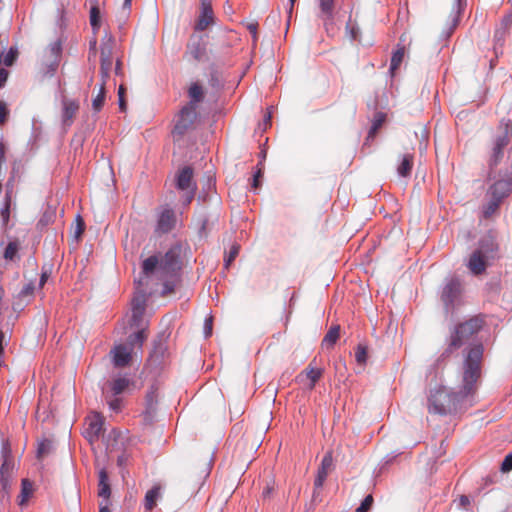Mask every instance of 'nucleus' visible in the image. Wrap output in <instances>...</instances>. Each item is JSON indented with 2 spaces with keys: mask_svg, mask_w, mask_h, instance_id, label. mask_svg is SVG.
Segmentation results:
<instances>
[{
  "mask_svg": "<svg viewBox=\"0 0 512 512\" xmlns=\"http://www.w3.org/2000/svg\"><path fill=\"white\" fill-rule=\"evenodd\" d=\"M373 503V497L372 495H368L364 498L361 505L356 509V512H367Z\"/></svg>",
  "mask_w": 512,
  "mask_h": 512,
  "instance_id": "41",
  "label": "nucleus"
},
{
  "mask_svg": "<svg viewBox=\"0 0 512 512\" xmlns=\"http://www.w3.org/2000/svg\"><path fill=\"white\" fill-rule=\"evenodd\" d=\"M157 399H158L157 387L152 385L145 396L147 411L154 410L155 405L157 403Z\"/></svg>",
  "mask_w": 512,
  "mask_h": 512,
  "instance_id": "31",
  "label": "nucleus"
},
{
  "mask_svg": "<svg viewBox=\"0 0 512 512\" xmlns=\"http://www.w3.org/2000/svg\"><path fill=\"white\" fill-rule=\"evenodd\" d=\"M263 169L261 167L258 168L257 172L253 176L252 188L257 189L260 186V178L262 177Z\"/></svg>",
  "mask_w": 512,
  "mask_h": 512,
  "instance_id": "48",
  "label": "nucleus"
},
{
  "mask_svg": "<svg viewBox=\"0 0 512 512\" xmlns=\"http://www.w3.org/2000/svg\"><path fill=\"white\" fill-rule=\"evenodd\" d=\"M34 493L33 483L29 479H22L21 481V491L18 496V505L25 506L27 505L29 499L32 497Z\"/></svg>",
  "mask_w": 512,
  "mask_h": 512,
  "instance_id": "22",
  "label": "nucleus"
},
{
  "mask_svg": "<svg viewBox=\"0 0 512 512\" xmlns=\"http://www.w3.org/2000/svg\"><path fill=\"white\" fill-rule=\"evenodd\" d=\"M124 92H125V89H124L123 85H120L119 89H118V97H119V107H120L121 111H125V109H126V103L124 100Z\"/></svg>",
  "mask_w": 512,
  "mask_h": 512,
  "instance_id": "47",
  "label": "nucleus"
},
{
  "mask_svg": "<svg viewBox=\"0 0 512 512\" xmlns=\"http://www.w3.org/2000/svg\"><path fill=\"white\" fill-rule=\"evenodd\" d=\"M115 73L119 75L121 73V62L120 60H117L115 63Z\"/></svg>",
  "mask_w": 512,
  "mask_h": 512,
  "instance_id": "61",
  "label": "nucleus"
},
{
  "mask_svg": "<svg viewBox=\"0 0 512 512\" xmlns=\"http://www.w3.org/2000/svg\"><path fill=\"white\" fill-rule=\"evenodd\" d=\"M132 384V381L130 378L126 376H117L114 377L111 382L109 383V391H107L111 396H118L125 392L130 385Z\"/></svg>",
  "mask_w": 512,
  "mask_h": 512,
  "instance_id": "18",
  "label": "nucleus"
},
{
  "mask_svg": "<svg viewBox=\"0 0 512 512\" xmlns=\"http://www.w3.org/2000/svg\"><path fill=\"white\" fill-rule=\"evenodd\" d=\"M339 335H340V327L339 326L331 327L329 329V331L326 333V335L322 341V347H326V348L332 347L338 340Z\"/></svg>",
  "mask_w": 512,
  "mask_h": 512,
  "instance_id": "28",
  "label": "nucleus"
},
{
  "mask_svg": "<svg viewBox=\"0 0 512 512\" xmlns=\"http://www.w3.org/2000/svg\"><path fill=\"white\" fill-rule=\"evenodd\" d=\"M161 498V486L159 484L154 485L150 490L146 492L144 506L147 511H151L157 503V500Z\"/></svg>",
  "mask_w": 512,
  "mask_h": 512,
  "instance_id": "24",
  "label": "nucleus"
},
{
  "mask_svg": "<svg viewBox=\"0 0 512 512\" xmlns=\"http://www.w3.org/2000/svg\"><path fill=\"white\" fill-rule=\"evenodd\" d=\"M10 207L11 205L4 204L3 208L1 209V217L5 224L9 221Z\"/></svg>",
  "mask_w": 512,
  "mask_h": 512,
  "instance_id": "50",
  "label": "nucleus"
},
{
  "mask_svg": "<svg viewBox=\"0 0 512 512\" xmlns=\"http://www.w3.org/2000/svg\"><path fill=\"white\" fill-rule=\"evenodd\" d=\"M506 186V181H498L496 182L489 190L491 194V200L484 207L483 213L486 218L490 217L497 209L504 198V194L497 196L498 189L504 188Z\"/></svg>",
  "mask_w": 512,
  "mask_h": 512,
  "instance_id": "16",
  "label": "nucleus"
},
{
  "mask_svg": "<svg viewBox=\"0 0 512 512\" xmlns=\"http://www.w3.org/2000/svg\"><path fill=\"white\" fill-rule=\"evenodd\" d=\"M179 245L172 246L163 256H160L161 278L174 275L179 270Z\"/></svg>",
  "mask_w": 512,
  "mask_h": 512,
  "instance_id": "8",
  "label": "nucleus"
},
{
  "mask_svg": "<svg viewBox=\"0 0 512 512\" xmlns=\"http://www.w3.org/2000/svg\"><path fill=\"white\" fill-rule=\"evenodd\" d=\"M470 505V499L468 496L462 495L459 498V506L462 508H467Z\"/></svg>",
  "mask_w": 512,
  "mask_h": 512,
  "instance_id": "57",
  "label": "nucleus"
},
{
  "mask_svg": "<svg viewBox=\"0 0 512 512\" xmlns=\"http://www.w3.org/2000/svg\"><path fill=\"white\" fill-rule=\"evenodd\" d=\"M502 157H503V149L493 145L492 154L490 156V165L491 166L497 165L499 163V161L502 159Z\"/></svg>",
  "mask_w": 512,
  "mask_h": 512,
  "instance_id": "38",
  "label": "nucleus"
},
{
  "mask_svg": "<svg viewBox=\"0 0 512 512\" xmlns=\"http://www.w3.org/2000/svg\"><path fill=\"white\" fill-rule=\"evenodd\" d=\"M346 29L349 31L351 39L356 40L358 37V28H356L354 25L348 23L346 26Z\"/></svg>",
  "mask_w": 512,
  "mask_h": 512,
  "instance_id": "55",
  "label": "nucleus"
},
{
  "mask_svg": "<svg viewBox=\"0 0 512 512\" xmlns=\"http://www.w3.org/2000/svg\"><path fill=\"white\" fill-rule=\"evenodd\" d=\"M466 0H455L453 11L456 13V17L454 18V22H457V17L461 13L463 6L465 5Z\"/></svg>",
  "mask_w": 512,
  "mask_h": 512,
  "instance_id": "46",
  "label": "nucleus"
},
{
  "mask_svg": "<svg viewBox=\"0 0 512 512\" xmlns=\"http://www.w3.org/2000/svg\"><path fill=\"white\" fill-rule=\"evenodd\" d=\"M512 470V453L508 454L502 464H501V471L502 472H509Z\"/></svg>",
  "mask_w": 512,
  "mask_h": 512,
  "instance_id": "44",
  "label": "nucleus"
},
{
  "mask_svg": "<svg viewBox=\"0 0 512 512\" xmlns=\"http://www.w3.org/2000/svg\"><path fill=\"white\" fill-rule=\"evenodd\" d=\"M8 113L7 104L4 101H0V125L5 123Z\"/></svg>",
  "mask_w": 512,
  "mask_h": 512,
  "instance_id": "45",
  "label": "nucleus"
},
{
  "mask_svg": "<svg viewBox=\"0 0 512 512\" xmlns=\"http://www.w3.org/2000/svg\"><path fill=\"white\" fill-rule=\"evenodd\" d=\"M50 442L45 440L43 442H41L38 446V449H37V456L38 458H42L44 457L45 455H47L50 451Z\"/></svg>",
  "mask_w": 512,
  "mask_h": 512,
  "instance_id": "42",
  "label": "nucleus"
},
{
  "mask_svg": "<svg viewBox=\"0 0 512 512\" xmlns=\"http://www.w3.org/2000/svg\"><path fill=\"white\" fill-rule=\"evenodd\" d=\"M132 0H124L123 7L129 9L131 7Z\"/></svg>",
  "mask_w": 512,
  "mask_h": 512,
  "instance_id": "64",
  "label": "nucleus"
},
{
  "mask_svg": "<svg viewBox=\"0 0 512 512\" xmlns=\"http://www.w3.org/2000/svg\"><path fill=\"white\" fill-rule=\"evenodd\" d=\"M189 97L191 99L189 104L196 106V103L201 102L204 98L203 88L198 83L192 84L189 88Z\"/></svg>",
  "mask_w": 512,
  "mask_h": 512,
  "instance_id": "30",
  "label": "nucleus"
},
{
  "mask_svg": "<svg viewBox=\"0 0 512 512\" xmlns=\"http://www.w3.org/2000/svg\"><path fill=\"white\" fill-rule=\"evenodd\" d=\"M98 477V496L103 498L105 502H108L111 495V489L107 471L105 469H101L98 473Z\"/></svg>",
  "mask_w": 512,
  "mask_h": 512,
  "instance_id": "20",
  "label": "nucleus"
},
{
  "mask_svg": "<svg viewBox=\"0 0 512 512\" xmlns=\"http://www.w3.org/2000/svg\"><path fill=\"white\" fill-rule=\"evenodd\" d=\"M84 231V223L82 218L78 215L77 216V228L75 231L76 238L80 237Z\"/></svg>",
  "mask_w": 512,
  "mask_h": 512,
  "instance_id": "52",
  "label": "nucleus"
},
{
  "mask_svg": "<svg viewBox=\"0 0 512 512\" xmlns=\"http://www.w3.org/2000/svg\"><path fill=\"white\" fill-rule=\"evenodd\" d=\"M105 85L106 82L102 81L99 93L92 101V107L94 111L98 112L102 109L105 101Z\"/></svg>",
  "mask_w": 512,
  "mask_h": 512,
  "instance_id": "32",
  "label": "nucleus"
},
{
  "mask_svg": "<svg viewBox=\"0 0 512 512\" xmlns=\"http://www.w3.org/2000/svg\"><path fill=\"white\" fill-rule=\"evenodd\" d=\"M197 118L196 106L188 104L182 108L178 120L174 127V133L179 135L184 134L189 128L192 127Z\"/></svg>",
  "mask_w": 512,
  "mask_h": 512,
  "instance_id": "10",
  "label": "nucleus"
},
{
  "mask_svg": "<svg viewBox=\"0 0 512 512\" xmlns=\"http://www.w3.org/2000/svg\"><path fill=\"white\" fill-rule=\"evenodd\" d=\"M90 24L93 30L100 28V10L96 5H93L90 10Z\"/></svg>",
  "mask_w": 512,
  "mask_h": 512,
  "instance_id": "35",
  "label": "nucleus"
},
{
  "mask_svg": "<svg viewBox=\"0 0 512 512\" xmlns=\"http://www.w3.org/2000/svg\"><path fill=\"white\" fill-rule=\"evenodd\" d=\"M483 346L473 345L469 348L463 365L462 383L459 391L450 392L444 386L431 389L428 395V411L430 413L446 415L463 406L472 405V399L478 387L481 374V360Z\"/></svg>",
  "mask_w": 512,
  "mask_h": 512,
  "instance_id": "1",
  "label": "nucleus"
},
{
  "mask_svg": "<svg viewBox=\"0 0 512 512\" xmlns=\"http://www.w3.org/2000/svg\"><path fill=\"white\" fill-rule=\"evenodd\" d=\"M61 43L55 41L51 43L44 51L42 55V65L45 75L52 76L58 68L60 57H61Z\"/></svg>",
  "mask_w": 512,
  "mask_h": 512,
  "instance_id": "7",
  "label": "nucleus"
},
{
  "mask_svg": "<svg viewBox=\"0 0 512 512\" xmlns=\"http://www.w3.org/2000/svg\"><path fill=\"white\" fill-rule=\"evenodd\" d=\"M13 196V187H10V182L7 183V189L4 198V204L11 205Z\"/></svg>",
  "mask_w": 512,
  "mask_h": 512,
  "instance_id": "49",
  "label": "nucleus"
},
{
  "mask_svg": "<svg viewBox=\"0 0 512 512\" xmlns=\"http://www.w3.org/2000/svg\"><path fill=\"white\" fill-rule=\"evenodd\" d=\"M385 121V115L382 113H377L375 115L372 127L370 129L369 135H373L376 133V131L382 126L383 122Z\"/></svg>",
  "mask_w": 512,
  "mask_h": 512,
  "instance_id": "39",
  "label": "nucleus"
},
{
  "mask_svg": "<svg viewBox=\"0 0 512 512\" xmlns=\"http://www.w3.org/2000/svg\"><path fill=\"white\" fill-rule=\"evenodd\" d=\"M176 224L175 213L170 208H162L158 214L156 232L164 234L170 232Z\"/></svg>",
  "mask_w": 512,
  "mask_h": 512,
  "instance_id": "13",
  "label": "nucleus"
},
{
  "mask_svg": "<svg viewBox=\"0 0 512 512\" xmlns=\"http://www.w3.org/2000/svg\"><path fill=\"white\" fill-rule=\"evenodd\" d=\"M507 34H508V31L505 30V28L498 27L496 29L495 35H494V41H495L494 50H495L496 54H498L500 48H502Z\"/></svg>",
  "mask_w": 512,
  "mask_h": 512,
  "instance_id": "33",
  "label": "nucleus"
},
{
  "mask_svg": "<svg viewBox=\"0 0 512 512\" xmlns=\"http://www.w3.org/2000/svg\"><path fill=\"white\" fill-rule=\"evenodd\" d=\"M507 187H508V183L506 182V186L504 188L498 189L497 196H499L501 194H504V197H505L506 196Z\"/></svg>",
  "mask_w": 512,
  "mask_h": 512,
  "instance_id": "63",
  "label": "nucleus"
},
{
  "mask_svg": "<svg viewBox=\"0 0 512 512\" xmlns=\"http://www.w3.org/2000/svg\"><path fill=\"white\" fill-rule=\"evenodd\" d=\"M461 293V282L457 278H451L449 279L442 291L441 299L446 306L447 309H449L450 306H453L457 298L459 297Z\"/></svg>",
  "mask_w": 512,
  "mask_h": 512,
  "instance_id": "12",
  "label": "nucleus"
},
{
  "mask_svg": "<svg viewBox=\"0 0 512 512\" xmlns=\"http://www.w3.org/2000/svg\"><path fill=\"white\" fill-rule=\"evenodd\" d=\"M324 25L327 27L328 22L333 20L334 0H318Z\"/></svg>",
  "mask_w": 512,
  "mask_h": 512,
  "instance_id": "26",
  "label": "nucleus"
},
{
  "mask_svg": "<svg viewBox=\"0 0 512 512\" xmlns=\"http://www.w3.org/2000/svg\"><path fill=\"white\" fill-rule=\"evenodd\" d=\"M3 462L0 467V482L2 486V492L8 494L12 485V478L14 473V460L11 455L9 444L4 442L1 450Z\"/></svg>",
  "mask_w": 512,
  "mask_h": 512,
  "instance_id": "5",
  "label": "nucleus"
},
{
  "mask_svg": "<svg viewBox=\"0 0 512 512\" xmlns=\"http://www.w3.org/2000/svg\"><path fill=\"white\" fill-rule=\"evenodd\" d=\"M8 79V71L0 68V88H3L5 86V83Z\"/></svg>",
  "mask_w": 512,
  "mask_h": 512,
  "instance_id": "56",
  "label": "nucleus"
},
{
  "mask_svg": "<svg viewBox=\"0 0 512 512\" xmlns=\"http://www.w3.org/2000/svg\"><path fill=\"white\" fill-rule=\"evenodd\" d=\"M18 249H19V246H18V243L17 242H10L6 248H5V251H4V258L6 260H14V258L16 257L17 255V252H18Z\"/></svg>",
  "mask_w": 512,
  "mask_h": 512,
  "instance_id": "36",
  "label": "nucleus"
},
{
  "mask_svg": "<svg viewBox=\"0 0 512 512\" xmlns=\"http://www.w3.org/2000/svg\"><path fill=\"white\" fill-rule=\"evenodd\" d=\"M204 333L206 337L212 334V318H207L204 323Z\"/></svg>",
  "mask_w": 512,
  "mask_h": 512,
  "instance_id": "53",
  "label": "nucleus"
},
{
  "mask_svg": "<svg viewBox=\"0 0 512 512\" xmlns=\"http://www.w3.org/2000/svg\"><path fill=\"white\" fill-rule=\"evenodd\" d=\"M145 331L139 330L129 336L128 344H120L114 347L111 351L112 361L116 367H125L129 364L131 353L134 346H142L146 339Z\"/></svg>",
  "mask_w": 512,
  "mask_h": 512,
  "instance_id": "4",
  "label": "nucleus"
},
{
  "mask_svg": "<svg viewBox=\"0 0 512 512\" xmlns=\"http://www.w3.org/2000/svg\"><path fill=\"white\" fill-rule=\"evenodd\" d=\"M163 353H164V347L161 345L157 346L154 350V353L150 357V362L155 363V364L160 363Z\"/></svg>",
  "mask_w": 512,
  "mask_h": 512,
  "instance_id": "43",
  "label": "nucleus"
},
{
  "mask_svg": "<svg viewBox=\"0 0 512 512\" xmlns=\"http://www.w3.org/2000/svg\"><path fill=\"white\" fill-rule=\"evenodd\" d=\"M214 23V14L211 3L208 0L201 1V11L195 25V30L204 31Z\"/></svg>",
  "mask_w": 512,
  "mask_h": 512,
  "instance_id": "14",
  "label": "nucleus"
},
{
  "mask_svg": "<svg viewBox=\"0 0 512 512\" xmlns=\"http://www.w3.org/2000/svg\"><path fill=\"white\" fill-rule=\"evenodd\" d=\"M307 378L310 380V389H313L316 382L322 377L323 369L313 367L311 364L305 370Z\"/></svg>",
  "mask_w": 512,
  "mask_h": 512,
  "instance_id": "29",
  "label": "nucleus"
},
{
  "mask_svg": "<svg viewBox=\"0 0 512 512\" xmlns=\"http://www.w3.org/2000/svg\"><path fill=\"white\" fill-rule=\"evenodd\" d=\"M511 132H512L511 124L505 123L503 126H501L500 132L496 136L493 145L504 150V148L509 143Z\"/></svg>",
  "mask_w": 512,
  "mask_h": 512,
  "instance_id": "25",
  "label": "nucleus"
},
{
  "mask_svg": "<svg viewBox=\"0 0 512 512\" xmlns=\"http://www.w3.org/2000/svg\"><path fill=\"white\" fill-rule=\"evenodd\" d=\"M404 55H405L404 46H401L399 44L391 58L390 72L392 75H394L396 70L400 67V65L404 59Z\"/></svg>",
  "mask_w": 512,
  "mask_h": 512,
  "instance_id": "27",
  "label": "nucleus"
},
{
  "mask_svg": "<svg viewBox=\"0 0 512 512\" xmlns=\"http://www.w3.org/2000/svg\"><path fill=\"white\" fill-rule=\"evenodd\" d=\"M48 277H49V274L47 272H42L41 278H40V281H39V286L40 287H43L45 285Z\"/></svg>",
  "mask_w": 512,
  "mask_h": 512,
  "instance_id": "59",
  "label": "nucleus"
},
{
  "mask_svg": "<svg viewBox=\"0 0 512 512\" xmlns=\"http://www.w3.org/2000/svg\"><path fill=\"white\" fill-rule=\"evenodd\" d=\"M143 285V279L138 281L137 291L132 299V321L137 325L142 320L145 312L147 293L145 290L140 289Z\"/></svg>",
  "mask_w": 512,
  "mask_h": 512,
  "instance_id": "11",
  "label": "nucleus"
},
{
  "mask_svg": "<svg viewBox=\"0 0 512 512\" xmlns=\"http://www.w3.org/2000/svg\"><path fill=\"white\" fill-rule=\"evenodd\" d=\"M190 54L194 59L199 60L203 56V49L198 45L190 49Z\"/></svg>",
  "mask_w": 512,
  "mask_h": 512,
  "instance_id": "51",
  "label": "nucleus"
},
{
  "mask_svg": "<svg viewBox=\"0 0 512 512\" xmlns=\"http://www.w3.org/2000/svg\"><path fill=\"white\" fill-rule=\"evenodd\" d=\"M355 358L358 364L365 365L367 361V348L359 344L355 352Z\"/></svg>",
  "mask_w": 512,
  "mask_h": 512,
  "instance_id": "37",
  "label": "nucleus"
},
{
  "mask_svg": "<svg viewBox=\"0 0 512 512\" xmlns=\"http://www.w3.org/2000/svg\"><path fill=\"white\" fill-rule=\"evenodd\" d=\"M483 325V318L481 316H475L456 326L450 336L448 347L442 356H447L454 350H457L468 343L470 338L476 334Z\"/></svg>",
  "mask_w": 512,
  "mask_h": 512,
  "instance_id": "3",
  "label": "nucleus"
},
{
  "mask_svg": "<svg viewBox=\"0 0 512 512\" xmlns=\"http://www.w3.org/2000/svg\"><path fill=\"white\" fill-rule=\"evenodd\" d=\"M105 399L109 405V408L114 412H119L121 410L122 400L117 396H111L108 392H104Z\"/></svg>",
  "mask_w": 512,
  "mask_h": 512,
  "instance_id": "34",
  "label": "nucleus"
},
{
  "mask_svg": "<svg viewBox=\"0 0 512 512\" xmlns=\"http://www.w3.org/2000/svg\"><path fill=\"white\" fill-rule=\"evenodd\" d=\"M512 24V18L510 15H506L503 17L502 21H501V24H500V28H505V30H509L510 26Z\"/></svg>",
  "mask_w": 512,
  "mask_h": 512,
  "instance_id": "54",
  "label": "nucleus"
},
{
  "mask_svg": "<svg viewBox=\"0 0 512 512\" xmlns=\"http://www.w3.org/2000/svg\"><path fill=\"white\" fill-rule=\"evenodd\" d=\"M176 185L179 190L186 192L185 204H189L196 191V185L193 182V170L191 167L187 166L179 171L176 178Z\"/></svg>",
  "mask_w": 512,
  "mask_h": 512,
  "instance_id": "9",
  "label": "nucleus"
},
{
  "mask_svg": "<svg viewBox=\"0 0 512 512\" xmlns=\"http://www.w3.org/2000/svg\"><path fill=\"white\" fill-rule=\"evenodd\" d=\"M99 512H110V510L108 508V502H105V504H103V502H102L100 504Z\"/></svg>",
  "mask_w": 512,
  "mask_h": 512,
  "instance_id": "60",
  "label": "nucleus"
},
{
  "mask_svg": "<svg viewBox=\"0 0 512 512\" xmlns=\"http://www.w3.org/2000/svg\"><path fill=\"white\" fill-rule=\"evenodd\" d=\"M239 254V245L234 244L227 257L225 258V267L228 268L229 265L232 263V261L237 257Z\"/></svg>",
  "mask_w": 512,
  "mask_h": 512,
  "instance_id": "40",
  "label": "nucleus"
},
{
  "mask_svg": "<svg viewBox=\"0 0 512 512\" xmlns=\"http://www.w3.org/2000/svg\"><path fill=\"white\" fill-rule=\"evenodd\" d=\"M104 419L99 413H94L88 419V427L86 428V437L90 442L99 438L103 431Z\"/></svg>",
  "mask_w": 512,
  "mask_h": 512,
  "instance_id": "17",
  "label": "nucleus"
},
{
  "mask_svg": "<svg viewBox=\"0 0 512 512\" xmlns=\"http://www.w3.org/2000/svg\"><path fill=\"white\" fill-rule=\"evenodd\" d=\"M113 50L114 39L111 35H106L102 40L100 52V73L101 79L104 82L109 78L113 68Z\"/></svg>",
  "mask_w": 512,
  "mask_h": 512,
  "instance_id": "6",
  "label": "nucleus"
},
{
  "mask_svg": "<svg viewBox=\"0 0 512 512\" xmlns=\"http://www.w3.org/2000/svg\"><path fill=\"white\" fill-rule=\"evenodd\" d=\"M63 111H62V122L65 126H70L72 124L73 118L76 115L79 104L74 100L63 99L62 101Z\"/></svg>",
  "mask_w": 512,
  "mask_h": 512,
  "instance_id": "19",
  "label": "nucleus"
},
{
  "mask_svg": "<svg viewBox=\"0 0 512 512\" xmlns=\"http://www.w3.org/2000/svg\"><path fill=\"white\" fill-rule=\"evenodd\" d=\"M498 255V245L491 235L479 241L478 247L469 256L466 266L473 275H481Z\"/></svg>",
  "mask_w": 512,
  "mask_h": 512,
  "instance_id": "2",
  "label": "nucleus"
},
{
  "mask_svg": "<svg viewBox=\"0 0 512 512\" xmlns=\"http://www.w3.org/2000/svg\"><path fill=\"white\" fill-rule=\"evenodd\" d=\"M413 154L404 153L400 156V163L397 166V173L401 177H407L410 175L413 167Z\"/></svg>",
  "mask_w": 512,
  "mask_h": 512,
  "instance_id": "23",
  "label": "nucleus"
},
{
  "mask_svg": "<svg viewBox=\"0 0 512 512\" xmlns=\"http://www.w3.org/2000/svg\"><path fill=\"white\" fill-rule=\"evenodd\" d=\"M33 289H34L33 285H32V284H28V285H26V286L22 289V291H21V293H20V294H21L22 296L30 295V294L33 292Z\"/></svg>",
  "mask_w": 512,
  "mask_h": 512,
  "instance_id": "58",
  "label": "nucleus"
},
{
  "mask_svg": "<svg viewBox=\"0 0 512 512\" xmlns=\"http://www.w3.org/2000/svg\"><path fill=\"white\" fill-rule=\"evenodd\" d=\"M160 262V257H158L157 255L150 256L143 260L142 273L144 274V276L148 277L154 272H157L161 275Z\"/></svg>",
  "mask_w": 512,
  "mask_h": 512,
  "instance_id": "21",
  "label": "nucleus"
},
{
  "mask_svg": "<svg viewBox=\"0 0 512 512\" xmlns=\"http://www.w3.org/2000/svg\"><path fill=\"white\" fill-rule=\"evenodd\" d=\"M271 491H272V488L267 486L264 490H263V497L266 498L268 497L270 494H271Z\"/></svg>",
  "mask_w": 512,
  "mask_h": 512,
  "instance_id": "62",
  "label": "nucleus"
},
{
  "mask_svg": "<svg viewBox=\"0 0 512 512\" xmlns=\"http://www.w3.org/2000/svg\"><path fill=\"white\" fill-rule=\"evenodd\" d=\"M333 467L332 452H327L321 461L320 467L318 468L317 476L314 481L315 489L322 488L327 476L333 470Z\"/></svg>",
  "mask_w": 512,
  "mask_h": 512,
  "instance_id": "15",
  "label": "nucleus"
}]
</instances>
